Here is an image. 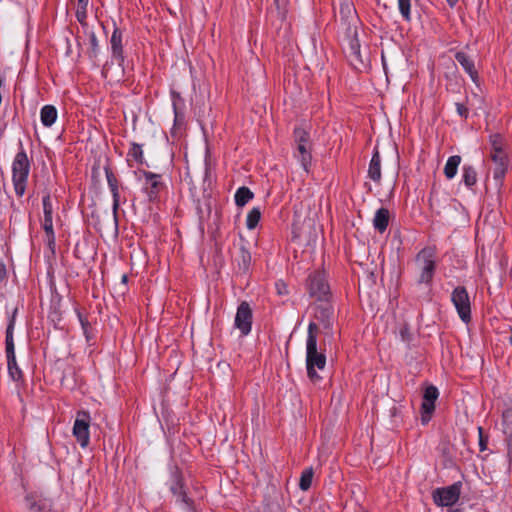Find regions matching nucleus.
Here are the masks:
<instances>
[{"label":"nucleus","instance_id":"1","mask_svg":"<svg viewBox=\"0 0 512 512\" xmlns=\"http://www.w3.org/2000/svg\"><path fill=\"white\" fill-rule=\"evenodd\" d=\"M166 486L175 504L185 512H200L199 503L187 486L182 470L177 465H169Z\"/></svg>","mask_w":512,"mask_h":512},{"label":"nucleus","instance_id":"2","mask_svg":"<svg viewBox=\"0 0 512 512\" xmlns=\"http://www.w3.org/2000/svg\"><path fill=\"white\" fill-rule=\"evenodd\" d=\"M318 325L315 321H311L307 328L306 338V370L307 376L311 382L317 383L322 380V377L317 373V370H324L326 367V355L319 352L318 345Z\"/></svg>","mask_w":512,"mask_h":512},{"label":"nucleus","instance_id":"3","mask_svg":"<svg viewBox=\"0 0 512 512\" xmlns=\"http://www.w3.org/2000/svg\"><path fill=\"white\" fill-rule=\"evenodd\" d=\"M29 173L30 161L27 153L21 145L20 150L16 153L12 162V182L15 193L19 197L23 196L25 193Z\"/></svg>","mask_w":512,"mask_h":512},{"label":"nucleus","instance_id":"4","mask_svg":"<svg viewBox=\"0 0 512 512\" xmlns=\"http://www.w3.org/2000/svg\"><path fill=\"white\" fill-rule=\"evenodd\" d=\"M16 313L17 309H15L13 313L9 316L5 336V353L7 358V369L9 377L13 381H21L23 379V372L16 361L13 337Z\"/></svg>","mask_w":512,"mask_h":512},{"label":"nucleus","instance_id":"5","mask_svg":"<svg viewBox=\"0 0 512 512\" xmlns=\"http://www.w3.org/2000/svg\"><path fill=\"white\" fill-rule=\"evenodd\" d=\"M450 299L460 320L469 324L472 319V302L466 287L462 285L455 287Z\"/></svg>","mask_w":512,"mask_h":512},{"label":"nucleus","instance_id":"6","mask_svg":"<svg viewBox=\"0 0 512 512\" xmlns=\"http://www.w3.org/2000/svg\"><path fill=\"white\" fill-rule=\"evenodd\" d=\"M416 262L420 264L418 283L431 285L436 271V255L431 247H425L416 256Z\"/></svg>","mask_w":512,"mask_h":512},{"label":"nucleus","instance_id":"7","mask_svg":"<svg viewBox=\"0 0 512 512\" xmlns=\"http://www.w3.org/2000/svg\"><path fill=\"white\" fill-rule=\"evenodd\" d=\"M307 290L310 297L319 302H328L331 296L330 286L323 271H313L307 279Z\"/></svg>","mask_w":512,"mask_h":512},{"label":"nucleus","instance_id":"8","mask_svg":"<svg viewBox=\"0 0 512 512\" xmlns=\"http://www.w3.org/2000/svg\"><path fill=\"white\" fill-rule=\"evenodd\" d=\"M462 491V482L457 481L445 487H439L433 490L432 499L438 507H452L460 498Z\"/></svg>","mask_w":512,"mask_h":512},{"label":"nucleus","instance_id":"9","mask_svg":"<svg viewBox=\"0 0 512 512\" xmlns=\"http://www.w3.org/2000/svg\"><path fill=\"white\" fill-rule=\"evenodd\" d=\"M90 421L91 417L89 412H77L72 434L82 448H86L90 442Z\"/></svg>","mask_w":512,"mask_h":512},{"label":"nucleus","instance_id":"10","mask_svg":"<svg viewBox=\"0 0 512 512\" xmlns=\"http://www.w3.org/2000/svg\"><path fill=\"white\" fill-rule=\"evenodd\" d=\"M253 323V311L250 304L246 301H242L236 311L234 319V327L237 328L241 336H247L252 330Z\"/></svg>","mask_w":512,"mask_h":512},{"label":"nucleus","instance_id":"11","mask_svg":"<svg viewBox=\"0 0 512 512\" xmlns=\"http://www.w3.org/2000/svg\"><path fill=\"white\" fill-rule=\"evenodd\" d=\"M499 429L502 432L507 449V458L512 465V407H506L501 413Z\"/></svg>","mask_w":512,"mask_h":512},{"label":"nucleus","instance_id":"12","mask_svg":"<svg viewBox=\"0 0 512 512\" xmlns=\"http://www.w3.org/2000/svg\"><path fill=\"white\" fill-rule=\"evenodd\" d=\"M314 319L318 327L322 326L327 335L332 334L334 323V309L328 302L317 305L315 307Z\"/></svg>","mask_w":512,"mask_h":512},{"label":"nucleus","instance_id":"13","mask_svg":"<svg viewBox=\"0 0 512 512\" xmlns=\"http://www.w3.org/2000/svg\"><path fill=\"white\" fill-rule=\"evenodd\" d=\"M141 174L144 177L143 190L147 194L149 201H155L159 197L160 191L164 187L162 176L151 171L142 170Z\"/></svg>","mask_w":512,"mask_h":512},{"label":"nucleus","instance_id":"14","mask_svg":"<svg viewBox=\"0 0 512 512\" xmlns=\"http://www.w3.org/2000/svg\"><path fill=\"white\" fill-rule=\"evenodd\" d=\"M439 396V391L436 386L430 385L425 388L423 401L421 405V421L423 424L428 423L430 416L435 410V401Z\"/></svg>","mask_w":512,"mask_h":512},{"label":"nucleus","instance_id":"15","mask_svg":"<svg viewBox=\"0 0 512 512\" xmlns=\"http://www.w3.org/2000/svg\"><path fill=\"white\" fill-rule=\"evenodd\" d=\"M110 51L112 59H114L120 67H123L125 62L123 32L115 24L110 38Z\"/></svg>","mask_w":512,"mask_h":512},{"label":"nucleus","instance_id":"16","mask_svg":"<svg viewBox=\"0 0 512 512\" xmlns=\"http://www.w3.org/2000/svg\"><path fill=\"white\" fill-rule=\"evenodd\" d=\"M456 61L461 65L463 70L469 75L471 80L478 86L479 75L475 68L474 60L464 51H458L455 53Z\"/></svg>","mask_w":512,"mask_h":512},{"label":"nucleus","instance_id":"17","mask_svg":"<svg viewBox=\"0 0 512 512\" xmlns=\"http://www.w3.org/2000/svg\"><path fill=\"white\" fill-rule=\"evenodd\" d=\"M368 177L376 183L381 180V157L377 148L374 149L369 163Z\"/></svg>","mask_w":512,"mask_h":512},{"label":"nucleus","instance_id":"18","mask_svg":"<svg viewBox=\"0 0 512 512\" xmlns=\"http://www.w3.org/2000/svg\"><path fill=\"white\" fill-rule=\"evenodd\" d=\"M29 512H51V501L45 498L27 496Z\"/></svg>","mask_w":512,"mask_h":512},{"label":"nucleus","instance_id":"19","mask_svg":"<svg viewBox=\"0 0 512 512\" xmlns=\"http://www.w3.org/2000/svg\"><path fill=\"white\" fill-rule=\"evenodd\" d=\"M58 112L55 106L47 104L40 110V120L44 127H51L57 120Z\"/></svg>","mask_w":512,"mask_h":512},{"label":"nucleus","instance_id":"20","mask_svg":"<svg viewBox=\"0 0 512 512\" xmlns=\"http://www.w3.org/2000/svg\"><path fill=\"white\" fill-rule=\"evenodd\" d=\"M295 156L300 161L301 166L305 170V172L308 173L312 161L310 145H296Z\"/></svg>","mask_w":512,"mask_h":512},{"label":"nucleus","instance_id":"21","mask_svg":"<svg viewBox=\"0 0 512 512\" xmlns=\"http://www.w3.org/2000/svg\"><path fill=\"white\" fill-rule=\"evenodd\" d=\"M388 224L389 211L388 209L381 207L375 212L373 226L378 232L383 233L387 229Z\"/></svg>","mask_w":512,"mask_h":512},{"label":"nucleus","instance_id":"22","mask_svg":"<svg viewBox=\"0 0 512 512\" xmlns=\"http://www.w3.org/2000/svg\"><path fill=\"white\" fill-rule=\"evenodd\" d=\"M346 49L350 57L356 61L363 62L361 57V45L356 31L352 35H349Z\"/></svg>","mask_w":512,"mask_h":512},{"label":"nucleus","instance_id":"23","mask_svg":"<svg viewBox=\"0 0 512 512\" xmlns=\"http://www.w3.org/2000/svg\"><path fill=\"white\" fill-rule=\"evenodd\" d=\"M462 183L469 189L477 183V171L473 165L464 164L462 167Z\"/></svg>","mask_w":512,"mask_h":512},{"label":"nucleus","instance_id":"24","mask_svg":"<svg viewBox=\"0 0 512 512\" xmlns=\"http://www.w3.org/2000/svg\"><path fill=\"white\" fill-rule=\"evenodd\" d=\"M235 260L238 264L239 270L243 271L244 273L249 271L252 256L245 245H241L239 247V253L236 256Z\"/></svg>","mask_w":512,"mask_h":512},{"label":"nucleus","instance_id":"25","mask_svg":"<svg viewBox=\"0 0 512 512\" xmlns=\"http://www.w3.org/2000/svg\"><path fill=\"white\" fill-rule=\"evenodd\" d=\"M461 161L462 159L459 155H453L447 159L444 166V175L448 180H451L456 176Z\"/></svg>","mask_w":512,"mask_h":512},{"label":"nucleus","instance_id":"26","mask_svg":"<svg viewBox=\"0 0 512 512\" xmlns=\"http://www.w3.org/2000/svg\"><path fill=\"white\" fill-rule=\"evenodd\" d=\"M171 98H172V107L174 112V127L173 130L184 123V114L179 111L178 105L179 103L183 104V99L180 96L178 92L172 91L171 92Z\"/></svg>","mask_w":512,"mask_h":512},{"label":"nucleus","instance_id":"27","mask_svg":"<svg viewBox=\"0 0 512 512\" xmlns=\"http://www.w3.org/2000/svg\"><path fill=\"white\" fill-rule=\"evenodd\" d=\"M110 192H111V195H112V214H113V221H114V224H115V227L116 229L118 228V225H119V217H118V210H119V207L121 205V203H125L126 199H121V196H120V191H119V186L118 187H113L111 189H109Z\"/></svg>","mask_w":512,"mask_h":512},{"label":"nucleus","instance_id":"28","mask_svg":"<svg viewBox=\"0 0 512 512\" xmlns=\"http://www.w3.org/2000/svg\"><path fill=\"white\" fill-rule=\"evenodd\" d=\"M254 197L253 192L246 186L239 187L235 192V203L239 207L245 206Z\"/></svg>","mask_w":512,"mask_h":512},{"label":"nucleus","instance_id":"29","mask_svg":"<svg viewBox=\"0 0 512 512\" xmlns=\"http://www.w3.org/2000/svg\"><path fill=\"white\" fill-rule=\"evenodd\" d=\"M508 162L495 163L493 169V178L496 181L497 186H502L503 179L507 172Z\"/></svg>","mask_w":512,"mask_h":512},{"label":"nucleus","instance_id":"30","mask_svg":"<svg viewBox=\"0 0 512 512\" xmlns=\"http://www.w3.org/2000/svg\"><path fill=\"white\" fill-rule=\"evenodd\" d=\"M260 218H261V211H260V208L258 207H254L252 208L248 214H247V218H246V227L249 229V230H253L257 227L259 221H260Z\"/></svg>","mask_w":512,"mask_h":512},{"label":"nucleus","instance_id":"31","mask_svg":"<svg viewBox=\"0 0 512 512\" xmlns=\"http://www.w3.org/2000/svg\"><path fill=\"white\" fill-rule=\"evenodd\" d=\"M127 156L132 158L138 164H142L144 162L142 145L135 142L131 143Z\"/></svg>","mask_w":512,"mask_h":512},{"label":"nucleus","instance_id":"32","mask_svg":"<svg viewBox=\"0 0 512 512\" xmlns=\"http://www.w3.org/2000/svg\"><path fill=\"white\" fill-rule=\"evenodd\" d=\"M294 141L296 145H310L309 132L302 127H296L294 129Z\"/></svg>","mask_w":512,"mask_h":512},{"label":"nucleus","instance_id":"33","mask_svg":"<svg viewBox=\"0 0 512 512\" xmlns=\"http://www.w3.org/2000/svg\"><path fill=\"white\" fill-rule=\"evenodd\" d=\"M313 474L314 473L312 468H307L302 471L299 482V487L301 490L307 491L311 487Z\"/></svg>","mask_w":512,"mask_h":512},{"label":"nucleus","instance_id":"34","mask_svg":"<svg viewBox=\"0 0 512 512\" xmlns=\"http://www.w3.org/2000/svg\"><path fill=\"white\" fill-rule=\"evenodd\" d=\"M398 9L402 18L410 22L411 21V0H397Z\"/></svg>","mask_w":512,"mask_h":512},{"label":"nucleus","instance_id":"35","mask_svg":"<svg viewBox=\"0 0 512 512\" xmlns=\"http://www.w3.org/2000/svg\"><path fill=\"white\" fill-rule=\"evenodd\" d=\"M43 219H53V205L49 193L42 197Z\"/></svg>","mask_w":512,"mask_h":512},{"label":"nucleus","instance_id":"36","mask_svg":"<svg viewBox=\"0 0 512 512\" xmlns=\"http://www.w3.org/2000/svg\"><path fill=\"white\" fill-rule=\"evenodd\" d=\"M104 171H105V176L107 179V184H108L109 189H111L113 187H118L119 186L118 179L115 176V174L113 173V171L111 170V168L107 165L104 167Z\"/></svg>","mask_w":512,"mask_h":512},{"label":"nucleus","instance_id":"37","mask_svg":"<svg viewBox=\"0 0 512 512\" xmlns=\"http://www.w3.org/2000/svg\"><path fill=\"white\" fill-rule=\"evenodd\" d=\"M99 43L96 35L94 33L90 36V51H89V57L90 59H95L98 56L99 53Z\"/></svg>","mask_w":512,"mask_h":512},{"label":"nucleus","instance_id":"38","mask_svg":"<svg viewBox=\"0 0 512 512\" xmlns=\"http://www.w3.org/2000/svg\"><path fill=\"white\" fill-rule=\"evenodd\" d=\"M491 150H503L504 141L500 134H493L489 137Z\"/></svg>","mask_w":512,"mask_h":512},{"label":"nucleus","instance_id":"39","mask_svg":"<svg viewBox=\"0 0 512 512\" xmlns=\"http://www.w3.org/2000/svg\"><path fill=\"white\" fill-rule=\"evenodd\" d=\"M491 159L495 163L508 162L507 155L504 150H491Z\"/></svg>","mask_w":512,"mask_h":512},{"label":"nucleus","instance_id":"40","mask_svg":"<svg viewBox=\"0 0 512 512\" xmlns=\"http://www.w3.org/2000/svg\"><path fill=\"white\" fill-rule=\"evenodd\" d=\"M263 512H286V511L279 502L270 501L265 505Z\"/></svg>","mask_w":512,"mask_h":512},{"label":"nucleus","instance_id":"41","mask_svg":"<svg viewBox=\"0 0 512 512\" xmlns=\"http://www.w3.org/2000/svg\"><path fill=\"white\" fill-rule=\"evenodd\" d=\"M275 289L280 296H287L289 294L288 286L283 280H277L275 282Z\"/></svg>","mask_w":512,"mask_h":512},{"label":"nucleus","instance_id":"42","mask_svg":"<svg viewBox=\"0 0 512 512\" xmlns=\"http://www.w3.org/2000/svg\"><path fill=\"white\" fill-rule=\"evenodd\" d=\"M42 228L45 232V236L55 235L53 228V219H43Z\"/></svg>","mask_w":512,"mask_h":512},{"label":"nucleus","instance_id":"43","mask_svg":"<svg viewBox=\"0 0 512 512\" xmlns=\"http://www.w3.org/2000/svg\"><path fill=\"white\" fill-rule=\"evenodd\" d=\"M44 241L51 252L52 255L56 252V236L55 235H49L45 236Z\"/></svg>","mask_w":512,"mask_h":512},{"label":"nucleus","instance_id":"44","mask_svg":"<svg viewBox=\"0 0 512 512\" xmlns=\"http://www.w3.org/2000/svg\"><path fill=\"white\" fill-rule=\"evenodd\" d=\"M75 16L79 23L83 24L87 18V7L77 6Z\"/></svg>","mask_w":512,"mask_h":512},{"label":"nucleus","instance_id":"45","mask_svg":"<svg viewBox=\"0 0 512 512\" xmlns=\"http://www.w3.org/2000/svg\"><path fill=\"white\" fill-rule=\"evenodd\" d=\"M456 111L460 117H462L464 119L468 118L469 110L464 104L456 103Z\"/></svg>","mask_w":512,"mask_h":512},{"label":"nucleus","instance_id":"46","mask_svg":"<svg viewBox=\"0 0 512 512\" xmlns=\"http://www.w3.org/2000/svg\"><path fill=\"white\" fill-rule=\"evenodd\" d=\"M354 11H355L354 8L351 5H349V4L341 5L340 13L342 15H345L346 17L351 15Z\"/></svg>","mask_w":512,"mask_h":512},{"label":"nucleus","instance_id":"47","mask_svg":"<svg viewBox=\"0 0 512 512\" xmlns=\"http://www.w3.org/2000/svg\"><path fill=\"white\" fill-rule=\"evenodd\" d=\"M77 316H78V319H79V322L81 324V327L82 329L84 330V332L86 333L87 331V328L89 326V322L87 320V318H85L80 311H77Z\"/></svg>","mask_w":512,"mask_h":512},{"label":"nucleus","instance_id":"48","mask_svg":"<svg viewBox=\"0 0 512 512\" xmlns=\"http://www.w3.org/2000/svg\"><path fill=\"white\" fill-rule=\"evenodd\" d=\"M7 278L6 265L3 260H0V282H3Z\"/></svg>","mask_w":512,"mask_h":512},{"label":"nucleus","instance_id":"49","mask_svg":"<svg viewBox=\"0 0 512 512\" xmlns=\"http://www.w3.org/2000/svg\"><path fill=\"white\" fill-rule=\"evenodd\" d=\"M478 430H479V446H480V450L484 451L486 449L487 440L484 439V437L482 435V428L479 427Z\"/></svg>","mask_w":512,"mask_h":512},{"label":"nucleus","instance_id":"50","mask_svg":"<svg viewBox=\"0 0 512 512\" xmlns=\"http://www.w3.org/2000/svg\"><path fill=\"white\" fill-rule=\"evenodd\" d=\"M88 4H89V0H78V5L77 6L88 7Z\"/></svg>","mask_w":512,"mask_h":512},{"label":"nucleus","instance_id":"51","mask_svg":"<svg viewBox=\"0 0 512 512\" xmlns=\"http://www.w3.org/2000/svg\"><path fill=\"white\" fill-rule=\"evenodd\" d=\"M409 334L408 328H403L401 330V337L403 340H406V336Z\"/></svg>","mask_w":512,"mask_h":512},{"label":"nucleus","instance_id":"52","mask_svg":"<svg viewBox=\"0 0 512 512\" xmlns=\"http://www.w3.org/2000/svg\"><path fill=\"white\" fill-rule=\"evenodd\" d=\"M446 1L450 7H454L458 2V0H446Z\"/></svg>","mask_w":512,"mask_h":512},{"label":"nucleus","instance_id":"53","mask_svg":"<svg viewBox=\"0 0 512 512\" xmlns=\"http://www.w3.org/2000/svg\"><path fill=\"white\" fill-rule=\"evenodd\" d=\"M121 282L123 284H126L128 282V276L126 274H123L121 277Z\"/></svg>","mask_w":512,"mask_h":512},{"label":"nucleus","instance_id":"54","mask_svg":"<svg viewBox=\"0 0 512 512\" xmlns=\"http://www.w3.org/2000/svg\"><path fill=\"white\" fill-rule=\"evenodd\" d=\"M448 512H462V509H460V508H454V509H450V510H448Z\"/></svg>","mask_w":512,"mask_h":512},{"label":"nucleus","instance_id":"55","mask_svg":"<svg viewBox=\"0 0 512 512\" xmlns=\"http://www.w3.org/2000/svg\"><path fill=\"white\" fill-rule=\"evenodd\" d=\"M511 336L509 337V343L512 345V326H510Z\"/></svg>","mask_w":512,"mask_h":512},{"label":"nucleus","instance_id":"56","mask_svg":"<svg viewBox=\"0 0 512 512\" xmlns=\"http://www.w3.org/2000/svg\"><path fill=\"white\" fill-rule=\"evenodd\" d=\"M382 60L384 61V58L382 57ZM383 68L385 69L386 68V65L385 63L383 62Z\"/></svg>","mask_w":512,"mask_h":512},{"label":"nucleus","instance_id":"57","mask_svg":"<svg viewBox=\"0 0 512 512\" xmlns=\"http://www.w3.org/2000/svg\"><path fill=\"white\" fill-rule=\"evenodd\" d=\"M194 492L198 493V489L196 487L193 488Z\"/></svg>","mask_w":512,"mask_h":512}]
</instances>
